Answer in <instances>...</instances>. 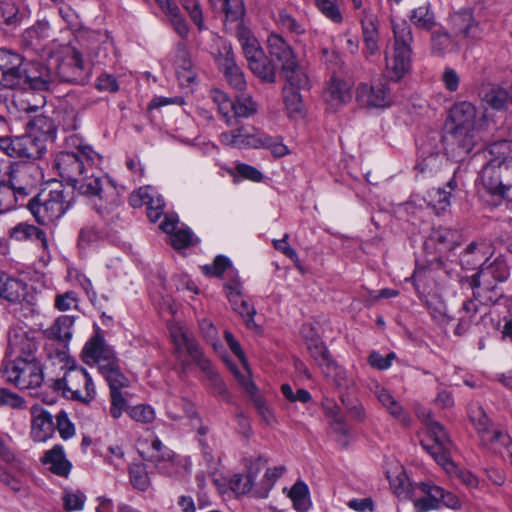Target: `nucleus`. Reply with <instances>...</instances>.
I'll use <instances>...</instances> for the list:
<instances>
[{
    "mask_svg": "<svg viewBox=\"0 0 512 512\" xmlns=\"http://www.w3.org/2000/svg\"><path fill=\"white\" fill-rule=\"evenodd\" d=\"M487 152L492 157L481 172L483 186L490 194L512 201V142H494Z\"/></svg>",
    "mask_w": 512,
    "mask_h": 512,
    "instance_id": "f257e3e1",
    "label": "nucleus"
},
{
    "mask_svg": "<svg viewBox=\"0 0 512 512\" xmlns=\"http://www.w3.org/2000/svg\"><path fill=\"white\" fill-rule=\"evenodd\" d=\"M451 127L445 136L447 150L456 161L463 160L476 143V108L468 102H458L450 109Z\"/></svg>",
    "mask_w": 512,
    "mask_h": 512,
    "instance_id": "f03ea898",
    "label": "nucleus"
},
{
    "mask_svg": "<svg viewBox=\"0 0 512 512\" xmlns=\"http://www.w3.org/2000/svg\"><path fill=\"white\" fill-rule=\"evenodd\" d=\"M54 126L45 117H36L33 132L21 136L0 137V151L12 158L38 159L46 151L45 142L54 137Z\"/></svg>",
    "mask_w": 512,
    "mask_h": 512,
    "instance_id": "7ed1b4c3",
    "label": "nucleus"
},
{
    "mask_svg": "<svg viewBox=\"0 0 512 512\" xmlns=\"http://www.w3.org/2000/svg\"><path fill=\"white\" fill-rule=\"evenodd\" d=\"M97 167L94 166V170L82 174L72 187L81 195L98 198L100 204H95L96 210L99 214L105 215L119 205V196L113 183L103 177Z\"/></svg>",
    "mask_w": 512,
    "mask_h": 512,
    "instance_id": "20e7f679",
    "label": "nucleus"
},
{
    "mask_svg": "<svg viewBox=\"0 0 512 512\" xmlns=\"http://www.w3.org/2000/svg\"><path fill=\"white\" fill-rule=\"evenodd\" d=\"M392 28L394 44L392 53L386 55V69L390 79L399 81L411 66L413 34L406 20L393 22Z\"/></svg>",
    "mask_w": 512,
    "mask_h": 512,
    "instance_id": "39448f33",
    "label": "nucleus"
},
{
    "mask_svg": "<svg viewBox=\"0 0 512 512\" xmlns=\"http://www.w3.org/2000/svg\"><path fill=\"white\" fill-rule=\"evenodd\" d=\"M54 391L63 397L83 404H90L96 397V388L91 375L81 366H69L61 378L53 380Z\"/></svg>",
    "mask_w": 512,
    "mask_h": 512,
    "instance_id": "423d86ee",
    "label": "nucleus"
},
{
    "mask_svg": "<svg viewBox=\"0 0 512 512\" xmlns=\"http://www.w3.org/2000/svg\"><path fill=\"white\" fill-rule=\"evenodd\" d=\"M69 192L61 186L57 189L37 193L25 204L41 225H48L59 219L71 205Z\"/></svg>",
    "mask_w": 512,
    "mask_h": 512,
    "instance_id": "0eeeda50",
    "label": "nucleus"
},
{
    "mask_svg": "<svg viewBox=\"0 0 512 512\" xmlns=\"http://www.w3.org/2000/svg\"><path fill=\"white\" fill-rule=\"evenodd\" d=\"M100 163L101 156L89 145H80L77 152H60L55 159V167L59 175L71 185L82 174L94 170V166H99Z\"/></svg>",
    "mask_w": 512,
    "mask_h": 512,
    "instance_id": "6e6552de",
    "label": "nucleus"
},
{
    "mask_svg": "<svg viewBox=\"0 0 512 512\" xmlns=\"http://www.w3.org/2000/svg\"><path fill=\"white\" fill-rule=\"evenodd\" d=\"M170 335L175 345V350H185L194 363L204 372L209 374L219 393H226L227 388L222 380L211 370V362L204 355L200 345L193 334L181 325L175 324L170 327Z\"/></svg>",
    "mask_w": 512,
    "mask_h": 512,
    "instance_id": "1a4fd4ad",
    "label": "nucleus"
},
{
    "mask_svg": "<svg viewBox=\"0 0 512 512\" xmlns=\"http://www.w3.org/2000/svg\"><path fill=\"white\" fill-rule=\"evenodd\" d=\"M2 371L7 381L20 389L38 388L44 380L39 360H5Z\"/></svg>",
    "mask_w": 512,
    "mask_h": 512,
    "instance_id": "9d476101",
    "label": "nucleus"
},
{
    "mask_svg": "<svg viewBox=\"0 0 512 512\" xmlns=\"http://www.w3.org/2000/svg\"><path fill=\"white\" fill-rule=\"evenodd\" d=\"M40 180L41 171L38 165L32 162L19 163L12 166L8 184L21 201V205H25L30 198L37 194Z\"/></svg>",
    "mask_w": 512,
    "mask_h": 512,
    "instance_id": "9b49d317",
    "label": "nucleus"
},
{
    "mask_svg": "<svg viewBox=\"0 0 512 512\" xmlns=\"http://www.w3.org/2000/svg\"><path fill=\"white\" fill-rule=\"evenodd\" d=\"M470 419L481 444L496 453L503 454V446L510 443L509 435L493 424L481 407L471 409Z\"/></svg>",
    "mask_w": 512,
    "mask_h": 512,
    "instance_id": "f8f14e48",
    "label": "nucleus"
},
{
    "mask_svg": "<svg viewBox=\"0 0 512 512\" xmlns=\"http://www.w3.org/2000/svg\"><path fill=\"white\" fill-rule=\"evenodd\" d=\"M421 493L420 496H414L413 503L415 512H428L446 506L451 509L460 507V500L451 492L430 483H421L416 488Z\"/></svg>",
    "mask_w": 512,
    "mask_h": 512,
    "instance_id": "ddd939ff",
    "label": "nucleus"
},
{
    "mask_svg": "<svg viewBox=\"0 0 512 512\" xmlns=\"http://www.w3.org/2000/svg\"><path fill=\"white\" fill-rule=\"evenodd\" d=\"M56 75L64 82L85 84L91 75V67L74 48H67L61 59L56 60Z\"/></svg>",
    "mask_w": 512,
    "mask_h": 512,
    "instance_id": "4468645a",
    "label": "nucleus"
},
{
    "mask_svg": "<svg viewBox=\"0 0 512 512\" xmlns=\"http://www.w3.org/2000/svg\"><path fill=\"white\" fill-rule=\"evenodd\" d=\"M27 68L23 58L10 50L0 49V89H23L26 84Z\"/></svg>",
    "mask_w": 512,
    "mask_h": 512,
    "instance_id": "2eb2a0df",
    "label": "nucleus"
},
{
    "mask_svg": "<svg viewBox=\"0 0 512 512\" xmlns=\"http://www.w3.org/2000/svg\"><path fill=\"white\" fill-rule=\"evenodd\" d=\"M38 342L33 333L23 328H13L8 333L6 360H39Z\"/></svg>",
    "mask_w": 512,
    "mask_h": 512,
    "instance_id": "dca6fc26",
    "label": "nucleus"
},
{
    "mask_svg": "<svg viewBox=\"0 0 512 512\" xmlns=\"http://www.w3.org/2000/svg\"><path fill=\"white\" fill-rule=\"evenodd\" d=\"M448 26L456 40H464L471 44L482 39L483 30L470 10L464 9L450 14Z\"/></svg>",
    "mask_w": 512,
    "mask_h": 512,
    "instance_id": "f3484780",
    "label": "nucleus"
},
{
    "mask_svg": "<svg viewBox=\"0 0 512 512\" xmlns=\"http://www.w3.org/2000/svg\"><path fill=\"white\" fill-rule=\"evenodd\" d=\"M428 437L433 444L422 441L423 448L444 468L452 465L450 461V450L452 443L445 428L437 421H430L427 427Z\"/></svg>",
    "mask_w": 512,
    "mask_h": 512,
    "instance_id": "a211bd4d",
    "label": "nucleus"
},
{
    "mask_svg": "<svg viewBox=\"0 0 512 512\" xmlns=\"http://www.w3.org/2000/svg\"><path fill=\"white\" fill-rule=\"evenodd\" d=\"M356 100L364 107L385 108L391 105V89L386 79L372 84L360 83L356 89Z\"/></svg>",
    "mask_w": 512,
    "mask_h": 512,
    "instance_id": "6ab92c4d",
    "label": "nucleus"
},
{
    "mask_svg": "<svg viewBox=\"0 0 512 512\" xmlns=\"http://www.w3.org/2000/svg\"><path fill=\"white\" fill-rule=\"evenodd\" d=\"M81 357L84 363L91 366L97 365L98 370L104 369L118 359L114 350L98 334L86 342Z\"/></svg>",
    "mask_w": 512,
    "mask_h": 512,
    "instance_id": "aec40b11",
    "label": "nucleus"
},
{
    "mask_svg": "<svg viewBox=\"0 0 512 512\" xmlns=\"http://www.w3.org/2000/svg\"><path fill=\"white\" fill-rule=\"evenodd\" d=\"M30 437L34 442L44 443L51 439L55 432L52 414L40 405L30 408Z\"/></svg>",
    "mask_w": 512,
    "mask_h": 512,
    "instance_id": "412c9836",
    "label": "nucleus"
},
{
    "mask_svg": "<svg viewBox=\"0 0 512 512\" xmlns=\"http://www.w3.org/2000/svg\"><path fill=\"white\" fill-rule=\"evenodd\" d=\"M219 68L223 71L226 81L238 91L246 89V80L241 68L235 62V55L230 46L224 45L216 58Z\"/></svg>",
    "mask_w": 512,
    "mask_h": 512,
    "instance_id": "4be33fe9",
    "label": "nucleus"
},
{
    "mask_svg": "<svg viewBox=\"0 0 512 512\" xmlns=\"http://www.w3.org/2000/svg\"><path fill=\"white\" fill-rule=\"evenodd\" d=\"M224 288L234 311L245 318L246 324L249 328L255 326L254 316L256 314V310L253 305L243 298L240 280L237 277H234L225 284Z\"/></svg>",
    "mask_w": 512,
    "mask_h": 512,
    "instance_id": "5701e85b",
    "label": "nucleus"
},
{
    "mask_svg": "<svg viewBox=\"0 0 512 512\" xmlns=\"http://www.w3.org/2000/svg\"><path fill=\"white\" fill-rule=\"evenodd\" d=\"M324 100L330 111H337L351 100V85L337 76H332L324 91Z\"/></svg>",
    "mask_w": 512,
    "mask_h": 512,
    "instance_id": "b1692460",
    "label": "nucleus"
},
{
    "mask_svg": "<svg viewBox=\"0 0 512 512\" xmlns=\"http://www.w3.org/2000/svg\"><path fill=\"white\" fill-rule=\"evenodd\" d=\"M267 464V459L262 456H259L255 460L250 462L248 466L247 475L235 474L231 477L229 481L230 489L238 494L244 495L246 493H252L255 488L254 481L262 468Z\"/></svg>",
    "mask_w": 512,
    "mask_h": 512,
    "instance_id": "393cba45",
    "label": "nucleus"
},
{
    "mask_svg": "<svg viewBox=\"0 0 512 512\" xmlns=\"http://www.w3.org/2000/svg\"><path fill=\"white\" fill-rule=\"evenodd\" d=\"M55 74L42 63H32L26 72V84L22 90H49L54 82Z\"/></svg>",
    "mask_w": 512,
    "mask_h": 512,
    "instance_id": "a878e982",
    "label": "nucleus"
},
{
    "mask_svg": "<svg viewBox=\"0 0 512 512\" xmlns=\"http://www.w3.org/2000/svg\"><path fill=\"white\" fill-rule=\"evenodd\" d=\"M51 37V26L45 19L38 20L33 26L27 28L22 34L25 47L40 52L44 50L45 42Z\"/></svg>",
    "mask_w": 512,
    "mask_h": 512,
    "instance_id": "bb28decb",
    "label": "nucleus"
},
{
    "mask_svg": "<svg viewBox=\"0 0 512 512\" xmlns=\"http://www.w3.org/2000/svg\"><path fill=\"white\" fill-rule=\"evenodd\" d=\"M41 462L50 472L61 477H67L72 469V464L67 459L63 446L59 444L47 450L42 456Z\"/></svg>",
    "mask_w": 512,
    "mask_h": 512,
    "instance_id": "cd10ccee",
    "label": "nucleus"
},
{
    "mask_svg": "<svg viewBox=\"0 0 512 512\" xmlns=\"http://www.w3.org/2000/svg\"><path fill=\"white\" fill-rule=\"evenodd\" d=\"M373 393L382 407L403 425L408 426L411 422L410 416L405 412L401 404L383 386L376 384Z\"/></svg>",
    "mask_w": 512,
    "mask_h": 512,
    "instance_id": "c85d7f7f",
    "label": "nucleus"
},
{
    "mask_svg": "<svg viewBox=\"0 0 512 512\" xmlns=\"http://www.w3.org/2000/svg\"><path fill=\"white\" fill-rule=\"evenodd\" d=\"M267 47L271 59L277 61L281 68L297 59L292 47L277 33L268 36Z\"/></svg>",
    "mask_w": 512,
    "mask_h": 512,
    "instance_id": "c756f323",
    "label": "nucleus"
},
{
    "mask_svg": "<svg viewBox=\"0 0 512 512\" xmlns=\"http://www.w3.org/2000/svg\"><path fill=\"white\" fill-rule=\"evenodd\" d=\"M27 296V284L0 271V298L10 303H20Z\"/></svg>",
    "mask_w": 512,
    "mask_h": 512,
    "instance_id": "7c9ffc66",
    "label": "nucleus"
},
{
    "mask_svg": "<svg viewBox=\"0 0 512 512\" xmlns=\"http://www.w3.org/2000/svg\"><path fill=\"white\" fill-rule=\"evenodd\" d=\"M363 41L366 55H374L378 52V28L376 18L371 9H364V17L360 18Z\"/></svg>",
    "mask_w": 512,
    "mask_h": 512,
    "instance_id": "2f4dec72",
    "label": "nucleus"
},
{
    "mask_svg": "<svg viewBox=\"0 0 512 512\" xmlns=\"http://www.w3.org/2000/svg\"><path fill=\"white\" fill-rule=\"evenodd\" d=\"M479 297L480 292L473 291V298L467 299L462 303L458 311V324L454 330L457 336L464 335L470 329L479 310Z\"/></svg>",
    "mask_w": 512,
    "mask_h": 512,
    "instance_id": "473e14b6",
    "label": "nucleus"
},
{
    "mask_svg": "<svg viewBox=\"0 0 512 512\" xmlns=\"http://www.w3.org/2000/svg\"><path fill=\"white\" fill-rule=\"evenodd\" d=\"M509 276V269L507 264L501 259H495L493 262L489 263L483 262L481 264V270H479L476 274L472 276V288L480 287V278L481 277H491L497 281L503 282Z\"/></svg>",
    "mask_w": 512,
    "mask_h": 512,
    "instance_id": "72a5a7b5",
    "label": "nucleus"
},
{
    "mask_svg": "<svg viewBox=\"0 0 512 512\" xmlns=\"http://www.w3.org/2000/svg\"><path fill=\"white\" fill-rule=\"evenodd\" d=\"M281 73L286 81L284 87L305 90L310 86L309 77L305 68L298 63L297 59L291 64L284 65L283 68H281Z\"/></svg>",
    "mask_w": 512,
    "mask_h": 512,
    "instance_id": "f704fd0d",
    "label": "nucleus"
},
{
    "mask_svg": "<svg viewBox=\"0 0 512 512\" xmlns=\"http://www.w3.org/2000/svg\"><path fill=\"white\" fill-rule=\"evenodd\" d=\"M175 68L178 80L181 84H191L195 80V72L186 45L183 42L176 44Z\"/></svg>",
    "mask_w": 512,
    "mask_h": 512,
    "instance_id": "c9c22d12",
    "label": "nucleus"
},
{
    "mask_svg": "<svg viewBox=\"0 0 512 512\" xmlns=\"http://www.w3.org/2000/svg\"><path fill=\"white\" fill-rule=\"evenodd\" d=\"M486 248L485 244H477L475 242L470 243L465 251L460 255V265L466 270H472L479 268L481 270V264L488 262V252L484 251Z\"/></svg>",
    "mask_w": 512,
    "mask_h": 512,
    "instance_id": "e433bc0d",
    "label": "nucleus"
},
{
    "mask_svg": "<svg viewBox=\"0 0 512 512\" xmlns=\"http://www.w3.org/2000/svg\"><path fill=\"white\" fill-rule=\"evenodd\" d=\"M166 413L167 416L174 421H178L187 417L191 420L196 419L199 423L201 422L197 416L193 404L184 398H169L166 402Z\"/></svg>",
    "mask_w": 512,
    "mask_h": 512,
    "instance_id": "4c0bfd02",
    "label": "nucleus"
},
{
    "mask_svg": "<svg viewBox=\"0 0 512 512\" xmlns=\"http://www.w3.org/2000/svg\"><path fill=\"white\" fill-rule=\"evenodd\" d=\"M264 52L248 61V66L252 73L265 83H274L276 81V67Z\"/></svg>",
    "mask_w": 512,
    "mask_h": 512,
    "instance_id": "58836bf2",
    "label": "nucleus"
},
{
    "mask_svg": "<svg viewBox=\"0 0 512 512\" xmlns=\"http://www.w3.org/2000/svg\"><path fill=\"white\" fill-rule=\"evenodd\" d=\"M409 19L420 30L431 32L437 27L435 14L428 3L413 9L410 12Z\"/></svg>",
    "mask_w": 512,
    "mask_h": 512,
    "instance_id": "ea45409f",
    "label": "nucleus"
},
{
    "mask_svg": "<svg viewBox=\"0 0 512 512\" xmlns=\"http://www.w3.org/2000/svg\"><path fill=\"white\" fill-rule=\"evenodd\" d=\"M237 39L242 47L247 62L264 52L250 29L244 25H239L236 31Z\"/></svg>",
    "mask_w": 512,
    "mask_h": 512,
    "instance_id": "a19ab883",
    "label": "nucleus"
},
{
    "mask_svg": "<svg viewBox=\"0 0 512 512\" xmlns=\"http://www.w3.org/2000/svg\"><path fill=\"white\" fill-rule=\"evenodd\" d=\"M459 237L458 231L440 227L431 232L429 242L434 243L439 251L453 250L458 245Z\"/></svg>",
    "mask_w": 512,
    "mask_h": 512,
    "instance_id": "79ce46f5",
    "label": "nucleus"
},
{
    "mask_svg": "<svg viewBox=\"0 0 512 512\" xmlns=\"http://www.w3.org/2000/svg\"><path fill=\"white\" fill-rule=\"evenodd\" d=\"M450 189L447 191L444 188H432L428 191V205L431 206L437 214L445 212L450 206L451 191L456 187L455 180L451 179L447 183Z\"/></svg>",
    "mask_w": 512,
    "mask_h": 512,
    "instance_id": "37998d69",
    "label": "nucleus"
},
{
    "mask_svg": "<svg viewBox=\"0 0 512 512\" xmlns=\"http://www.w3.org/2000/svg\"><path fill=\"white\" fill-rule=\"evenodd\" d=\"M99 372L105 378L110 391H117L130 386L129 379L120 370L118 359L104 369H100Z\"/></svg>",
    "mask_w": 512,
    "mask_h": 512,
    "instance_id": "c03bdc74",
    "label": "nucleus"
},
{
    "mask_svg": "<svg viewBox=\"0 0 512 512\" xmlns=\"http://www.w3.org/2000/svg\"><path fill=\"white\" fill-rule=\"evenodd\" d=\"M73 323L74 319L72 317L67 315L60 316L45 330V334L50 339L67 342L72 337L71 328Z\"/></svg>",
    "mask_w": 512,
    "mask_h": 512,
    "instance_id": "a18cd8bd",
    "label": "nucleus"
},
{
    "mask_svg": "<svg viewBox=\"0 0 512 512\" xmlns=\"http://www.w3.org/2000/svg\"><path fill=\"white\" fill-rule=\"evenodd\" d=\"M286 467L283 465L268 468L264 474L263 479L253 491V496L256 498H267L269 492L274 487L276 481L284 475Z\"/></svg>",
    "mask_w": 512,
    "mask_h": 512,
    "instance_id": "49530a36",
    "label": "nucleus"
},
{
    "mask_svg": "<svg viewBox=\"0 0 512 512\" xmlns=\"http://www.w3.org/2000/svg\"><path fill=\"white\" fill-rule=\"evenodd\" d=\"M10 237L16 241L37 240L43 244L46 242L44 231L28 223H19L13 227Z\"/></svg>",
    "mask_w": 512,
    "mask_h": 512,
    "instance_id": "de8ad7c7",
    "label": "nucleus"
},
{
    "mask_svg": "<svg viewBox=\"0 0 512 512\" xmlns=\"http://www.w3.org/2000/svg\"><path fill=\"white\" fill-rule=\"evenodd\" d=\"M388 478L391 488L398 497L412 499L416 496V489L412 487V483L404 471H399L395 476L388 475Z\"/></svg>",
    "mask_w": 512,
    "mask_h": 512,
    "instance_id": "09e8293b",
    "label": "nucleus"
},
{
    "mask_svg": "<svg viewBox=\"0 0 512 512\" xmlns=\"http://www.w3.org/2000/svg\"><path fill=\"white\" fill-rule=\"evenodd\" d=\"M283 100L290 117H297L303 113L304 104L300 89H292L291 87H283Z\"/></svg>",
    "mask_w": 512,
    "mask_h": 512,
    "instance_id": "8fccbe9b",
    "label": "nucleus"
},
{
    "mask_svg": "<svg viewBox=\"0 0 512 512\" xmlns=\"http://www.w3.org/2000/svg\"><path fill=\"white\" fill-rule=\"evenodd\" d=\"M254 149L267 148L274 156L283 157L288 153L287 147L282 143L279 137L257 133L255 137Z\"/></svg>",
    "mask_w": 512,
    "mask_h": 512,
    "instance_id": "3c124183",
    "label": "nucleus"
},
{
    "mask_svg": "<svg viewBox=\"0 0 512 512\" xmlns=\"http://www.w3.org/2000/svg\"><path fill=\"white\" fill-rule=\"evenodd\" d=\"M431 51L436 55H443L446 53L452 42L456 40L452 33L446 31L442 26L439 29L431 31Z\"/></svg>",
    "mask_w": 512,
    "mask_h": 512,
    "instance_id": "603ef678",
    "label": "nucleus"
},
{
    "mask_svg": "<svg viewBox=\"0 0 512 512\" xmlns=\"http://www.w3.org/2000/svg\"><path fill=\"white\" fill-rule=\"evenodd\" d=\"M213 102L217 105L219 113L225 119L227 125L232 126L233 117L231 116L234 107V101H232L226 93L219 89H213L210 92Z\"/></svg>",
    "mask_w": 512,
    "mask_h": 512,
    "instance_id": "864d4df0",
    "label": "nucleus"
},
{
    "mask_svg": "<svg viewBox=\"0 0 512 512\" xmlns=\"http://www.w3.org/2000/svg\"><path fill=\"white\" fill-rule=\"evenodd\" d=\"M245 390L251 395L252 401L254 403L255 408L257 409L259 415L262 419L267 423L271 424L275 421V417L271 409L266 405L264 400L256 394V386L250 380H245L243 382Z\"/></svg>",
    "mask_w": 512,
    "mask_h": 512,
    "instance_id": "5fc2aeb1",
    "label": "nucleus"
},
{
    "mask_svg": "<svg viewBox=\"0 0 512 512\" xmlns=\"http://www.w3.org/2000/svg\"><path fill=\"white\" fill-rule=\"evenodd\" d=\"M307 349L321 369L326 365H332V358L324 343L319 338H311L307 341ZM330 368L332 366H329Z\"/></svg>",
    "mask_w": 512,
    "mask_h": 512,
    "instance_id": "6e6d98bb",
    "label": "nucleus"
},
{
    "mask_svg": "<svg viewBox=\"0 0 512 512\" xmlns=\"http://www.w3.org/2000/svg\"><path fill=\"white\" fill-rule=\"evenodd\" d=\"M257 112V104L254 102L251 96L241 95L234 101V107L231 116L233 117V123L235 120L240 118H248Z\"/></svg>",
    "mask_w": 512,
    "mask_h": 512,
    "instance_id": "4d7b16f0",
    "label": "nucleus"
},
{
    "mask_svg": "<svg viewBox=\"0 0 512 512\" xmlns=\"http://www.w3.org/2000/svg\"><path fill=\"white\" fill-rule=\"evenodd\" d=\"M152 458L156 463V468L161 473L169 476L174 475L173 468L180 464V460L169 449L162 450L160 453L153 455Z\"/></svg>",
    "mask_w": 512,
    "mask_h": 512,
    "instance_id": "13d9d810",
    "label": "nucleus"
},
{
    "mask_svg": "<svg viewBox=\"0 0 512 512\" xmlns=\"http://www.w3.org/2000/svg\"><path fill=\"white\" fill-rule=\"evenodd\" d=\"M487 103L495 110H506L512 104V87L510 92L503 88L491 89L485 96Z\"/></svg>",
    "mask_w": 512,
    "mask_h": 512,
    "instance_id": "bf43d9fd",
    "label": "nucleus"
},
{
    "mask_svg": "<svg viewBox=\"0 0 512 512\" xmlns=\"http://www.w3.org/2000/svg\"><path fill=\"white\" fill-rule=\"evenodd\" d=\"M129 477L130 482L135 489L146 491L149 488L150 480L144 464H132L129 468Z\"/></svg>",
    "mask_w": 512,
    "mask_h": 512,
    "instance_id": "052dcab7",
    "label": "nucleus"
},
{
    "mask_svg": "<svg viewBox=\"0 0 512 512\" xmlns=\"http://www.w3.org/2000/svg\"><path fill=\"white\" fill-rule=\"evenodd\" d=\"M166 16L174 29V31L182 38H187L189 34V25L183 15L180 13L178 6H169Z\"/></svg>",
    "mask_w": 512,
    "mask_h": 512,
    "instance_id": "680f3d73",
    "label": "nucleus"
},
{
    "mask_svg": "<svg viewBox=\"0 0 512 512\" xmlns=\"http://www.w3.org/2000/svg\"><path fill=\"white\" fill-rule=\"evenodd\" d=\"M21 205V201L16 196L8 183H0V214L9 212Z\"/></svg>",
    "mask_w": 512,
    "mask_h": 512,
    "instance_id": "e2e57ef3",
    "label": "nucleus"
},
{
    "mask_svg": "<svg viewBox=\"0 0 512 512\" xmlns=\"http://www.w3.org/2000/svg\"><path fill=\"white\" fill-rule=\"evenodd\" d=\"M129 417L142 424H150L155 420L156 413L152 406L138 404L127 409Z\"/></svg>",
    "mask_w": 512,
    "mask_h": 512,
    "instance_id": "0e129e2a",
    "label": "nucleus"
},
{
    "mask_svg": "<svg viewBox=\"0 0 512 512\" xmlns=\"http://www.w3.org/2000/svg\"><path fill=\"white\" fill-rule=\"evenodd\" d=\"M315 5L323 16L334 23H341L343 20L342 13L336 0H314Z\"/></svg>",
    "mask_w": 512,
    "mask_h": 512,
    "instance_id": "69168bd1",
    "label": "nucleus"
},
{
    "mask_svg": "<svg viewBox=\"0 0 512 512\" xmlns=\"http://www.w3.org/2000/svg\"><path fill=\"white\" fill-rule=\"evenodd\" d=\"M58 122L64 131L76 130L79 127L78 112L71 106H63Z\"/></svg>",
    "mask_w": 512,
    "mask_h": 512,
    "instance_id": "338daca9",
    "label": "nucleus"
},
{
    "mask_svg": "<svg viewBox=\"0 0 512 512\" xmlns=\"http://www.w3.org/2000/svg\"><path fill=\"white\" fill-rule=\"evenodd\" d=\"M109 394L111 403L109 413L114 419H118L129 408L126 396L121 390L110 391Z\"/></svg>",
    "mask_w": 512,
    "mask_h": 512,
    "instance_id": "774afa93",
    "label": "nucleus"
}]
</instances>
